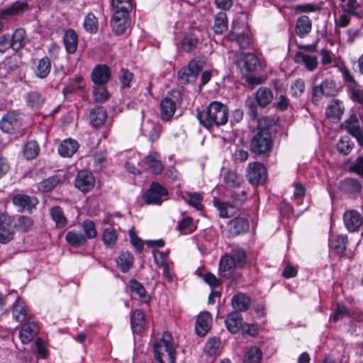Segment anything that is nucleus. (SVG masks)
Wrapping results in <instances>:
<instances>
[{
  "mask_svg": "<svg viewBox=\"0 0 363 363\" xmlns=\"http://www.w3.org/2000/svg\"><path fill=\"white\" fill-rule=\"evenodd\" d=\"M228 112L226 105L214 101L211 102L205 110L197 113V118L204 128L211 129L214 126L218 127L226 124Z\"/></svg>",
  "mask_w": 363,
  "mask_h": 363,
  "instance_id": "f257e3e1",
  "label": "nucleus"
},
{
  "mask_svg": "<svg viewBox=\"0 0 363 363\" xmlns=\"http://www.w3.org/2000/svg\"><path fill=\"white\" fill-rule=\"evenodd\" d=\"M177 345L172 335L164 332L158 335L153 343L154 357L158 363H175Z\"/></svg>",
  "mask_w": 363,
  "mask_h": 363,
  "instance_id": "f03ea898",
  "label": "nucleus"
},
{
  "mask_svg": "<svg viewBox=\"0 0 363 363\" xmlns=\"http://www.w3.org/2000/svg\"><path fill=\"white\" fill-rule=\"evenodd\" d=\"M341 12L335 18V28H346L351 21V16L363 18V8L357 0H338Z\"/></svg>",
  "mask_w": 363,
  "mask_h": 363,
  "instance_id": "7ed1b4c3",
  "label": "nucleus"
},
{
  "mask_svg": "<svg viewBox=\"0 0 363 363\" xmlns=\"http://www.w3.org/2000/svg\"><path fill=\"white\" fill-rule=\"evenodd\" d=\"M267 118L259 121L257 130L253 135L250 142V150L252 152L261 155L270 151L272 147L271 131L269 127H262L266 123Z\"/></svg>",
  "mask_w": 363,
  "mask_h": 363,
  "instance_id": "20e7f679",
  "label": "nucleus"
},
{
  "mask_svg": "<svg viewBox=\"0 0 363 363\" xmlns=\"http://www.w3.org/2000/svg\"><path fill=\"white\" fill-rule=\"evenodd\" d=\"M182 102V94L177 90H171L160 102V113L162 120H170Z\"/></svg>",
  "mask_w": 363,
  "mask_h": 363,
  "instance_id": "39448f33",
  "label": "nucleus"
},
{
  "mask_svg": "<svg viewBox=\"0 0 363 363\" xmlns=\"http://www.w3.org/2000/svg\"><path fill=\"white\" fill-rule=\"evenodd\" d=\"M168 195V190L161 184L153 182L143 195V201L147 205H161Z\"/></svg>",
  "mask_w": 363,
  "mask_h": 363,
  "instance_id": "423d86ee",
  "label": "nucleus"
},
{
  "mask_svg": "<svg viewBox=\"0 0 363 363\" xmlns=\"http://www.w3.org/2000/svg\"><path fill=\"white\" fill-rule=\"evenodd\" d=\"M238 65L241 69H245L248 72H259L263 70L265 64L256 55L253 53L241 54Z\"/></svg>",
  "mask_w": 363,
  "mask_h": 363,
  "instance_id": "0eeeda50",
  "label": "nucleus"
},
{
  "mask_svg": "<svg viewBox=\"0 0 363 363\" xmlns=\"http://www.w3.org/2000/svg\"><path fill=\"white\" fill-rule=\"evenodd\" d=\"M267 176V169L259 162H250L247 170L249 182L253 185L263 184Z\"/></svg>",
  "mask_w": 363,
  "mask_h": 363,
  "instance_id": "6e6552de",
  "label": "nucleus"
},
{
  "mask_svg": "<svg viewBox=\"0 0 363 363\" xmlns=\"http://www.w3.org/2000/svg\"><path fill=\"white\" fill-rule=\"evenodd\" d=\"M22 125L21 118L15 111L5 113L0 121V129L6 133L13 134L18 131Z\"/></svg>",
  "mask_w": 363,
  "mask_h": 363,
  "instance_id": "1a4fd4ad",
  "label": "nucleus"
},
{
  "mask_svg": "<svg viewBox=\"0 0 363 363\" xmlns=\"http://www.w3.org/2000/svg\"><path fill=\"white\" fill-rule=\"evenodd\" d=\"M340 127L354 138L359 145L363 147V129L356 115H351L340 125Z\"/></svg>",
  "mask_w": 363,
  "mask_h": 363,
  "instance_id": "9d476101",
  "label": "nucleus"
},
{
  "mask_svg": "<svg viewBox=\"0 0 363 363\" xmlns=\"http://www.w3.org/2000/svg\"><path fill=\"white\" fill-rule=\"evenodd\" d=\"M12 203L18 208V212L31 211L38 203V200L35 196L18 194L13 196Z\"/></svg>",
  "mask_w": 363,
  "mask_h": 363,
  "instance_id": "9b49d317",
  "label": "nucleus"
},
{
  "mask_svg": "<svg viewBox=\"0 0 363 363\" xmlns=\"http://www.w3.org/2000/svg\"><path fill=\"white\" fill-rule=\"evenodd\" d=\"M344 224L350 232H356L363 224V216L355 210H347L343 215Z\"/></svg>",
  "mask_w": 363,
  "mask_h": 363,
  "instance_id": "f8f14e48",
  "label": "nucleus"
},
{
  "mask_svg": "<svg viewBox=\"0 0 363 363\" xmlns=\"http://www.w3.org/2000/svg\"><path fill=\"white\" fill-rule=\"evenodd\" d=\"M111 24L113 32L118 35L123 34L130 24L129 13L114 12Z\"/></svg>",
  "mask_w": 363,
  "mask_h": 363,
  "instance_id": "ddd939ff",
  "label": "nucleus"
},
{
  "mask_svg": "<svg viewBox=\"0 0 363 363\" xmlns=\"http://www.w3.org/2000/svg\"><path fill=\"white\" fill-rule=\"evenodd\" d=\"M95 179L91 173L82 170L78 172L75 179V186L83 192H86L93 188Z\"/></svg>",
  "mask_w": 363,
  "mask_h": 363,
  "instance_id": "4468645a",
  "label": "nucleus"
},
{
  "mask_svg": "<svg viewBox=\"0 0 363 363\" xmlns=\"http://www.w3.org/2000/svg\"><path fill=\"white\" fill-rule=\"evenodd\" d=\"M12 315L13 318L17 322L30 320L32 318L25 301L19 297L13 304Z\"/></svg>",
  "mask_w": 363,
  "mask_h": 363,
  "instance_id": "2eb2a0df",
  "label": "nucleus"
},
{
  "mask_svg": "<svg viewBox=\"0 0 363 363\" xmlns=\"http://www.w3.org/2000/svg\"><path fill=\"white\" fill-rule=\"evenodd\" d=\"M212 325V316L208 311H203L197 316L195 323V330L198 335L204 336Z\"/></svg>",
  "mask_w": 363,
  "mask_h": 363,
  "instance_id": "dca6fc26",
  "label": "nucleus"
},
{
  "mask_svg": "<svg viewBox=\"0 0 363 363\" xmlns=\"http://www.w3.org/2000/svg\"><path fill=\"white\" fill-rule=\"evenodd\" d=\"M347 243L348 239L346 235L331 233L330 235L329 247L339 255H345Z\"/></svg>",
  "mask_w": 363,
  "mask_h": 363,
  "instance_id": "f3484780",
  "label": "nucleus"
},
{
  "mask_svg": "<svg viewBox=\"0 0 363 363\" xmlns=\"http://www.w3.org/2000/svg\"><path fill=\"white\" fill-rule=\"evenodd\" d=\"M39 332V326L35 322H28L19 331V338L23 344L30 343Z\"/></svg>",
  "mask_w": 363,
  "mask_h": 363,
  "instance_id": "a211bd4d",
  "label": "nucleus"
},
{
  "mask_svg": "<svg viewBox=\"0 0 363 363\" xmlns=\"http://www.w3.org/2000/svg\"><path fill=\"white\" fill-rule=\"evenodd\" d=\"M249 228L248 220L245 218H235L230 220L228 223V234L231 237H235L242 234Z\"/></svg>",
  "mask_w": 363,
  "mask_h": 363,
  "instance_id": "6ab92c4d",
  "label": "nucleus"
},
{
  "mask_svg": "<svg viewBox=\"0 0 363 363\" xmlns=\"http://www.w3.org/2000/svg\"><path fill=\"white\" fill-rule=\"evenodd\" d=\"M79 147V143L76 140L69 138L61 142L57 151L62 157H71L77 152Z\"/></svg>",
  "mask_w": 363,
  "mask_h": 363,
  "instance_id": "aec40b11",
  "label": "nucleus"
},
{
  "mask_svg": "<svg viewBox=\"0 0 363 363\" xmlns=\"http://www.w3.org/2000/svg\"><path fill=\"white\" fill-rule=\"evenodd\" d=\"M109 68L105 65L96 66L91 72V79L96 85H104L110 79Z\"/></svg>",
  "mask_w": 363,
  "mask_h": 363,
  "instance_id": "412c9836",
  "label": "nucleus"
},
{
  "mask_svg": "<svg viewBox=\"0 0 363 363\" xmlns=\"http://www.w3.org/2000/svg\"><path fill=\"white\" fill-rule=\"evenodd\" d=\"M51 70V61L48 57H43L37 60L33 67L34 75L40 79H45Z\"/></svg>",
  "mask_w": 363,
  "mask_h": 363,
  "instance_id": "4be33fe9",
  "label": "nucleus"
},
{
  "mask_svg": "<svg viewBox=\"0 0 363 363\" xmlns=\"http://www.w3.org/2000/svg\"><path fill=\"white\" fill-rule=\"evenodd\" d=\"M236 268H238L233 259L228 253H225L221 256L219 261V272L225 277H230Z\"/></svg>",
  "mask_w": 363,
  "mask_h": 363,
  "instance_id": "5701e85b",
  "label": "nucleus"
},
{
  "mask_svg": "<svg viewBox=\"0 0 363 363\" xmlns=\"http://www.w3.org/2000/svg\"><path fill=\"white\" fill-rule=\"evenodd\" d=\"M294 60L296 63L303 65L308 71H313L318 66L316 56L308 55L301 51L295 53Z\"/></svg>",
  "mask_w": 363,
  "mask_h": 363,
  "instance_id": "b1692460",
  "label": "nucleus"
},
{
  "mask_svg": "<svg viewBox=\"0 0 363 363\" xmlns=\"http://www.w3.org/2000/svg\"><path fill=\"white\" fill-rule=\"evenodd\" d=\"M181 198L197 211H202L204 208L203 204V196L201 193L184 191L182 192Z\"/></svg>",
  "mask_w": 363,
  "mask_h": 363,
  "instance_id": "393cba45",
  "label": "nucleus"
},
{
  "mask_svg": "<svg viewBox=\"0 0 363 363\" xmlns=\"http://www.w3.org/2000/svg\"><path fill=\"white\" fill-rule=\"evenodd\" d=\"M89 118L92 126L101 127L106 121V110L103 106H96L89 111Z\"/></svg>",
  "mask_w": 363,
  "mask_h": 363,
  "instance_id": "a878e982",
  "label": "nucleus"
},
{
  "mask_svg": "<svg viewBox=\"0 0 363 363\" xmlns=\"http://www.w3.org/2000/svg\"><path fill=\"white\" fill-rule=\"evenodd\" d=\"M62 40L66 52L69 54L75 53L79 41L77 33L72 29H68L65 32Z\"/></svg>",
  "mask_w": 363,
  "mask_h": 363,
  "instance_id": "bb28decb",
  "label": "nucleus"
},
{
  "mask_svg": "<svg viewBox=\"0 0 363 363\" xmlns=\"http://www.w3.org/2000/svg\"><path fill=\"white\" fill-rule=\"evenodd\" d=\"M144 162L148 165L150 172L154 174H160L164 169L160 154L152 152L144 158Z\"/></svg>",
  "mask_w": 363,
  "mask_h": 363,
  "instance_id": "cd10ccee",
  "label": "nucleus"
},
{
  "mask_svg": "<svg viewBox=\"0 0 363 363\" xmlns=\"http://www.w3.org/2000/svg\"><path fill=\"white\" fill-rule=\"evenodd\" d=\"M225 327L231 333H237L242 325V316L237 311L228 313L225 320Z\"/></svg>",
  "mask_w": 363,
  "mask_h": 363,
  "instance_id": "c85d7f7f",
  "label": "nucleus"
},
{
  "mask_svg": "<svg viewBox=\"0 0 363 363\" xmlns=\"http://www.w3.org/2000/svg\"><path fill=\"white\" fill-rule=\"evenodd\" d=\"M145 314L139 309L133 311L130 313V325L134 333H140L145 325Z\"/></svg>",
  "mask_w": 363,
  "mask_h": 363,
  "instance_id": "c756f323",
  "label": "nucleus"
},
{
  "mask_svg": "<svg viewBox=\"0 0 363 363\" xmlns=\"http://www.w3.org/2000/svg\"><path fill=\"white\" fill-rule=\"evenodd\" d=\"M251 303V298L243 293L235 294L231 299V304L235 311H247Z\"/></svg>",
  "mask_w": 363,
  "mask_h": 363,
  "instance_id": "7c9ffc66",
  "label": "nucleus"
},
{
  "mask_svg": "<svg viewBox=\"0 0 363 363\" xmlns=\"http://www.w3.org/2000/svg\"><path fill=\"white\" fill-rule=\"evenodd\" d=\"M230 252H228L238 268H243L247 264V254L244 248L238 245H230Z\"/></svg>",
  "mask_w": 363,
  "mask_h": 363,
  "instance_id": "2f4dec72",
  "label": "nucleus"
},
{
  "mask_svg": "<svg viewBox=\"0 0 363 363\" xmlns=\"http://www.w3.org/2000/svg\"><path fill=\"white\" fill-rule=\"evenodd\" d=\"M344 112V107L338 100L333 101L325 109V115L333 122L340 120Z\"/></svg>",
  "mask_w": 363,
  "mask_h": 363,
  "instance_id": "473e14b6",
  "label": "nucleus"
},
{
  "mask_svg": "<svg viewBox=\"0 0 363 363\" xmlns=\"http://www.w3.org/2000/svg\"><path fill=\"white\" fill-rule=\"evenodd\" d=\"M28 9L27 2L16 1L8 8L2 10L0 14L3 18L11 17L24 12Z\"/></svg>",
  "mask_w": 363,
  "mask_h": 363,
  "instance_id": "72a5a7b5",
  "label": "nucleus"
},
{
  "mask_svg": "<svg viewBox=\"0 0 363 363\" xmlns=\"http://www.w3.org/2000/svg\"><path fill=\"white\" fill-rule=\"evenodd\" d=\"M312 29L311 20L307 16H301L298 18L296 23V33L300 38L307 35Z\"/></svg>",
  "mask_w": 363,
  "mask_h": 363,
  "instance_id": "f704fd0d",
  "label": "nucleus"
},
{
  "mask_svg": "<svg viewBox=\"0 0 363 363\" xmlns=\"http://www.w3.org/2000/svg\"><path fill=\"white\" fill-rule=\"evenodd\" d=\"M50 216L57 228H63L67 225V219L62 208L60 206H54L50 208Z\"/></svg>",
  "mask_w": 363,
  "mask_h": 363,
  "instance_id": "c9c22d12",
  "label": "nucleus"
},
{
  "mask_svg": "<svg viewBox=\"0 0 363 363\" xmlns=\"http://www.w3.org/2000/svg\"><path fill=\"white\" fill-rule=\"evenodd\" d=\"M274 98L272 90L265 86L259 88L255 94V99L258 105L262 107H266L272 101Z\"/></svg>",
  "mask_w": 363,
  "mask_h": 363,
  "instance_id": "e433bc0d",
  "label": "nucleus"
},
{
  "mask_svg": "<svg viewBox=\"0 0 363 363\" xmlns=\"http://www.w3.org/2000/svg\"><path fill=\"white\" fill-rule=\"evenodd\" d=\"M65 240L69 245L74 247H80L85 245L86 242L84 235L74 230H69L67 233Z\"/></svg>",
  "mask_w": 363,
  "mask_h": 363,
  "instance_id": "4c0bfd02",
  "label": "nucleus"
},
{
  "mask_svg": "<svg viewBox=\"0 0 363 363\" xmlns=\"http://www.w3.org/2000/svg\"><path fill=\"white\" fill-rule=\"evenodd\" d=\"M133 262L134 257L128 251L121 252L116 259L117 266L123 273L128 272L130 270Z\"/></svg>",
  "mask_w": 363,
  "mask_h": 363,
  "instance_id": "58836bf2",
  "label": "nucleus"
},
{
  "mask_svg": "<svg viewBox=\"0 0 363 363\" xmlns=\"http://www.w3.org/2000/svg\"><path fill=\"white\" fill-rule=\"evenodd\" d=\"M25 100L26 105L33 109L40 108L45 102L43 95L37 91L28 92L26 96Z\"/></svg>",
  "mask_w": 363,
  "mask_h": 363,
  "instance_id": "ea45409f",
  "label": "nucleus"
},
{
  "mask_svg": "<svg viewBox=\"0 0 363 363\" xmlns=\"http://www.w3.org/2000/svg\"><path fill=\"white\" fill-rule=\"evenodd\" d=\"M223 182L226 188L235 189L240 186L243 182V179L241 175L235 172L228 171L223 176Z\"/></svg>",
  "mask_w": 363,
  "mask_h": 363,
  "instance_id": "a19ab883",
  "label": "nucleus"
},
{
  "mask_svg": "<svg viewBox=\"0 0 363 363\" xmlns=\"http://www.w3.org/2000/svg\"><path fill=\"white\" fill-rule=\"evenodd\" d=\"M262 359V352L257 346H252L245 353L243 363H259Z\"/></svg>",
  "mask_w": 363,
  "mask_h": 363,
  "instance_id": "79ce46f5",
  "label": "nucleus"
},
{
  "mask_svg": "<svg viewBox=\"0 0 363 363\" xmlns=\"http://www.w3.org/2000/svg\"><path fill=\"white\" fill-rule=\"evenodd\" d=\"M61 180L59 175L51 176L40 182L38 184V189L42 192H49L55 189Z\"/></svg>",
  "mask_w": 363,
  "mask_h": 363,
  "instance_id": "37998d69",
  "label": "nucleus"
},
{
  "mask_svg": "<svg viewBox=\"0 0 363 363\" xmlns=\"http://www.w3.org/2000/svg\"><path fill=\"white\" fill-rule=\"evenodd\" d=\"M228 28L227 16L225 12H218L214 17L213 30L216 34L223 33Z\"/></svg>",
  "mask_w": 363,
  "mask_h": 363,
  "instance_id": "c03bdc74",
  "label": "nucleus"
},
{
  "mask_svg": "<svg viewBox=\"0 0 363 363\" xmlns=\"http://www.w3.org/2000/svg\"><path fill=\"white\" fill-rule=\"evenodd\" d=\"M129 287L131 291L138 295L140 301L145 303H147L150 301V296L144 286L135 279H131L129 283Z\"/></svg>",
  "mask_w": 363,
  "mask_h": 363,
  "instance_id": "a18cd8bd",
  "label": "nucleus"
},
{
  "mask_svg": "<svg viewBox=\"0 0 363 363\" xmlns=\"http://www.w3.org/2000/svg\"><path fill=\"white\" fill-rule=\"evenodd\" d=\"M26 38V30L23 28H17L12 35L11 39L12 40L13 50L18 51L21 49L25 44Z\"/></svg>",
  "mask_w": 363,
  "mask_h": 363,
  "instance_id": "49530a36",
  "label": "nucleus"
},
{
  "mask_svg": "<svg viewBox=\"0 0 363 363\" xmlns=\"http://www.w3.org/2000/svg\"><path fill=\"white\" fill-rule=\"evenodd\" d=\"M118 234L115 228L108 227L104 229L102 241L106 247H112L116 243Z\"/></svg>",
  "mask_w": 363,
  "mask_h": 363,
  "instance_id": "de8ad7c7",
  "label": "nucleus"
},
{
  "mask_svg": "<svg viewBox=\"0 0 363 363\" xmlns=\"http://www.w3.org/2000/svg\"><path fill=\"white\" fill-rule=\"evenodd\" d=\"M198 43L199 38L194 33H189L183 38L182 47L184 51L191 52L196 49Z\"/></svg>",
  "mask_w": 363,
  "mask_h": 363,
  "instance_id": "09e8293b",
  "label": "nucleus"
},
{
  "mask_svg": "<svg viewBox=\"0 0 363 363\" xmlns=\"http://www.w3.org/2000/svg\"><path fill=\"white\" fill-rule=\"evenodd\" d=\"M40 147L35 140L27 142L23 147V155L26 160H31L35 159L39 154Z\"/></svg>",
  "mask_w": 363,
  "mask_h": 363,
  "instance_id": "8fccbe9b",
  "label": "nucleus"
},
{
  "mask_svg": "<svg viewBox=\"0 0 363 363\" xmlns=\"http://www.w3.org/2000/svg\"><path fill=\"white\" fill-rule=\"evenodd\" d=\"M177 76L181 83L188 84L195 82L198 75L189 67H184L178 72Z\"/></svg>",
  "mask_w": 363,
  "mask_h": 363,
  "instance_id": "3c124183",
  "label": "nucleus"
},
{
  "mask_svg": "<svg viewBox=\"0 0 363 363\" xmlns=\"http://www.w3.org/2000/svg\"><path fill=\"white\" fill-rule=\"evenodd\" d=\"M111 6L114 12L129 13L133 9L131 0H111Z\"/></svg>",
  "mask_w": 363,
  "mask_h": 363,
  "instance_id": "603ef678",
  "label": "nucleus"
},
{
  "mask_svg": "<svg viewBox=\"0 0 363 363\" xmlns=\"http://www.w3.org/2000/svg\"><path fill=\"white\" fill-rule=\"evenodd\" d=\"M33 225V220L30 216H20L15 224V228L22 232H27Z\"/></svg>",
  "mask_w": 363,
  "mask_h": 363,
  "instance_id": "864d4df0",
  "label": "nucleus"
},
{
  "mask_svg": "<svg viewBox=\"0 0 363 363\" xmlns=\"http://www.w3.org/2000/svg\"><path fill=\"white\" fill-rule=\"evenodd\" d=\"M86 239H94L97 236V230L94 221L86 219L82 224Z\"/></svg>",
  "mask_w": 363,
  "mask_h": 363,
  "instance_id": "5fc2aeb1",
  "label": "nucleus"
},
{
  "mask_svg": "<svg viewBox=\"0 0 363 363\" xmlns=\"http://www.w3.org/2000/svg\"><path fill=\"white\" fill-rule=\"evenodd\" d=\"M155 260L157 267L162 268L163 276L170 282L172 281V275L171 273V268L173 266V263L168 260L160 261L157 255L155 256Z\"/></svg>",
  "mask_w": 363,
  "mask_h": 363,
  "instance_id": "6e6d98bb",
  "label": "nucleus"
},
{
  "mask_svg": "<svg viewBox=\"0 0 363 363\" xmlns=\"http://www.w3.org/2000/svg\"><path fill=\"white\" fill-rule=\"evenodd\" d=\"M177 228L182 234H190L193 233L195 228L192 218L187 216L179 220L177 224Z\"/></svg>",
  "mask_w": 363,
  "mask_h": 363,
  "instance_id": "4d7b16f0",
  "label": "nucleus"
},
{
  "mask_svg": "<svg viewBox=\"0 0 363 363\" xmlns=\"http://www.w3.org/2000/svg\"><path fill=\"white\" fill-rule=\"evenodd\" d=\"M11 226V223L0 226V243L6 244L13 240L14 232Z\"/></svg>",
  "mask_w": 363,
  "mask_h": 363,
  "instance_id": "13d9d810",
  "label": "nucleus"
},
{
  "mask_svg": "<svg viewBox=\"0 0 363 363\" xmlns=\"http://www.w3.org/2000/svg\"><path fill=\"white\" fill-rule=\"evenodd\" d=\"M344 191L350 193H357L360 191L362 186L355 179L348 178L344 180L342 184Z\"/></svg>",
  "mask_w": 363,
  "mask_h": 363,
  "instance_id": "bf43d9fd",
  "label": "nucleus"
},
{
  "mask_svg": "<svg viewBox=\"0 0 363 363\" xmlns=\"http://www.w3.org/2000/svg\"><path fill=\"white\" fill-rule=\"evenodd\" d=\"M84 27L89 33H94L98 30V21L96 16L89 13L85 17L84 21Z\"/></svg>",
  "mask_w": 363,
  "mask_h": 363,
  "instance_id": "052dcab7",
  "label": "nucleus"
},
{
  "mask_svg": "<svg viewBox=\"0 0 363 363\" xmlns=\"http://www.w3.org/2000/svg\"><path fill=\"white\" fill-rule=\"evenodd\" d=\"M305 90V82L302 79H297L292 82L290 86V94L293 97L301 96Z\"/></svg>",
  "mask_w": 363,
  "mask_h": 363,
  "instance_id": "680f3d73",
  "label": "nucleus"
},
{
  "mask_svg": "<svg viewBox=\"0 0 363 363\" xmlns=\"http://www.w3.org/2000/svg\"><path fill=\"white\" fill-rule=\"evenodd\" d=\"M107 153L106 151H98L94 155V165L96 171H101L106 164Z\"/></svg>",
  "mask_w": 363,
  "mask_h": 363,
  "instance_id": "e2e57ef3",
  "label": "nucleus"
},
{
  "mask_svg": "<svg viewBox=\"0 0 363 363\" xmlns=\"http://www.w3.org/2000/svg\"><path fill=\"white\" fill-rule=\"evenodd\" d=\"M94 101L96 102H104L109 97V94L103 85H96L93 90Z\"/></svg>",
  "mask_w": 363,
  "mask_h": 363,
  "instance_id": "0e129e2a",
  "label": "nucleus"
},
{
  "mask_svg": "<svg viewBox=\"0 0 363 363\" xmlns=\"http://www.w3.org/2000/svg\"><path fill=\"white\" fill-rule=\"evenodd\" d=\"M353 147V144L350 141L347 137H342L337 143V151L344 155H348Z\"/></svg>",
  "mask_w": 363,
  "mask_h": 363,
  "instance_id": "69168bd1",
  "label": "nucleus"
},
{
  "mask_svg": "<svg viewBox=\"0 0 363 363\" xmlns=\"http://www.w3.org/2000/svg\"><path fill=\"white\" fill-rule=\"evenodd\" d=\"M220 345V342L218 338H210L206 344V350L209 355L215 356L218 354Z\"/></svg>",
  "mask_w": 363,
  "mask_h": 363,
  "instance_id": "338daca9",
  "label": "nucleus"
},
{
  "mask_svg": "<svg viewBox=\"0 0 363 363\" xmlns=\"http://www.w3.org/2000/svg\"><path fill=\"white\" fill-rule=\"evenodd\" d=\"M214 206L217 208L219 212V216L220 218H226L230 217L228 213V208H233V206L227 202H220L216 198H213Z\"/></svg>",
  "mask_w": 363,
  "mask_h": 363,
  "instance_id": "774afa93",
  "label": "nucleus"
}]
</instances>
